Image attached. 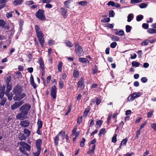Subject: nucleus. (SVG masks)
<instances>
[{
	"instance_id": "obj_1",
	"label": "nucleus",
	"mask_w": 156,
	"mask_h": 156,
	"mask_svg": "<svg viewBox=\"0 0 156 156\" xmlns=\"http://www.w3.org/2000/svg\"><path fill=\"white\" fill-rule=\"evenodd\" d=\"M31 106L29 104L26 103L22 105L19 108L20 112L18 113L16 116V118L19 120H23L27 117Z\"/></svg>"
},
{
	"instance_id": "obj_2",
	"label": "nucleus",
	"mask_w": 156,
	"mask_h": 156,
	"mask_svg": "<svg viewBox=\"0 0 156 156\" xmlns=\"http://www.w3.org/2000/svg\"><path fill=\"white\" fill-rule=\"evenodd\" d=\"M23 91L22 87L18 84L13 87L12 92V96L14 95L13 98L14 101H20L26 96V94L23 93H22Z\"/></svg>"
},
{
	"instance_id": "obj_3",
	"label": "nucleus",
	"mask_w": 156,
	"mask_h": 156,
	"mask_svg": "<svg viewBox=\"0 0 156 156\" xmlns=\"http://www.w3.org/2000/svg\"><path fill=\"white\" fill-rule=\"evenodd\" d=\"M35 30L36 31V34L37 38L38 39L39 41L42 48H43L44 44L45 42L44 35L41 30H40V28L39 26L36 25L34 27Z\"/></svg>"
},
{
	"instance_id": "obj_4",
	"label": "nucleus",
	"mask_w": 156,
	"mask_h": 156,
	"mask_svg": "<svg viewBox=\"0 0 156 156\" xmlns=\"http://www.w3.org/2000/svg\"><path fill=\"white\" fill-rule=\"evenodd\" d=\"M61 135V138L62 140H63L65 136V131H61L58 133L55 136L54 138V144L56 146H58V142L59 140V136Z\"/></svg>"
},
{
	"instance_id": "obj_5",
	"label": "nucleus",
	"mask_w": 156,
	"mask_h": 156,
	"mask_svg": "<svg viewBox=\"0 0 156 156\" xmlns=\"http://www.w3.org/2000/svg\"><path fill=\"white\" fill-rule=\"evenodd\" d=\"M44 11L42 9H39L36 12L35 15L36 17L41 21L45 20L46 18L44 15Z\"/></svg>"
},
{
	"instance_id": "obj_6",
	"label": "nucleus",
	"mask_w": 156,
	"mask_h": 156,
	"mask_svg": "<svg viewBox=\"0 0 156 156\" xmlns=\"http://www.w3.org/2000/svg\"><path fill=\"white\" fill-rule=\"evenodd\" d=\"M6 89L5 91H4V94L5 93L6 95L7 96L8 100L10 101L12 100V91L10 94H9L10 91L12 89V84H8V85H6Z\"/></svg>"
},
{
	"instance_id": "obj_7",
	"label": "nucleus",
	"mask_w": 156,
	"mask_h": 156,
	"mask_svg": "<svg viewBox=\"0 0 156 156\" xmlns=\"http://www.w3.org/2000/svg\"><path fill=\"white\" fill-rule=\"evenodd\" d=\"M75 52L77 55L79 56H80L83 55V51L82 47L77 42L74 43Z\"/></svg>"
},
{
	"instance_id": "obj_8",
	"label": "nucleus",
	"mask_w": 156,
	"mask_h": 156,
	"mask_svg": "<svg viewBox=\"0 0 156 156\" xmlns=\"http://www.w3.org/2000/svg\"><path fill=\"white\" fill-rule=\"evenodd\" d=\"M141 94L140 93H137V94L135 93L132 94L130 95L127 98V102H129L130 101H133L134 100L135 98H137L141 95Z\"/></svg>"
},
{
	"instance_id": "obj_9",
	"label": "nucleus",
	"mask_w": 156,
	"mask_h": 156,
	"mask_svg": "<svg viewBox=\"0 0 156 156\" xmlns=\"http://www.w3.org/2000/svg\"><path fill=\"white\" fill-rule=\"evenodd\" d=\"M77 85V87L80 88L81 90H83L84 88V82L83 77H82L79 79Z\"/></svg>"
},
{
	"instance_id": "obj_10",
	"label": "nucleus",
	"mask_w": 156,
	"mask_h": 156,
	"mask_svg": "<svg viewBox=\"0 0 156 156\" xmlns=\"http://www.w3.org/2000/svg\"><path fill=\"white\" fill-rule=\"evenodd\" d=\"M51 95L53 97V98L55 99L56 97L57 88L55 85L51 87Z\"/></svg>"
},
{
	"instance_id": "obj_11",
	"label": "nucleus",
	"mask_w": 156,
	"mask_h": 156,
	"mask_svg": "<svg viewBox=\"0 0 156 156\" xmlns=\"http://www.w3.org/2000/svg\"><path fill=\"white\" fill-rule=\"evenodd\" d=\"M24 120L20 121V125L22 127H27L30 124V121L28 120Z\"/></svg>"
},
{
	"instance_id": "obj_12",
	"label": "nucleus",
	"mask_w": 156,
	"mask_h": 156,
	"mask_svg": "<svg viewBox=\"0 0 156 156\" xmlns=\"http://www.w3.org/2000/svg\"><path fill=\"white\" fill-rule=\"evenodd\" d=\"M39 63L40 65V67L42 70L41 74L43 76L45 73L44 68V61L42 58H40L39 60Z\"/></svg>"
},
{
	"instance_id": "obj_13",
	"label": "nucleus",
	"mask_w": 156,
	"mask_h": 156,
	"mask_svg": "<svg viewBox=\"0 0 156 156\" xmlns=\"http://www.w3.org/2000/svg\"><path fill=\"white\" fill-rule=\"evenodd\" d=\"M23 103L22 101L16 102L11 106L12 110H15L21 106Z\"/></svg>"
},
{
	"instance_id": "obj_14",
	"label": "nucleus",
	"mask_w": 156,
	"mask_h": 156,
	"mask_svg": "<svg viewBox=\"0 0 156 156\" xmlns=\"http://www.w3.org/2000/svg\"><path fill=\"white\" fill-rule=\"evenodd\" d=\"M42 143V141L41 139H39L36 140L35 144L37 150L41 151V145Z\"/></svg>"
},
{
	"instance_id": "obj_15",
	"label": "nucleus",
	"mask_w": 156,
	"mask_h": 156,
	"mask_svg": "<svg viewBox=\"0 0 156 156\" xmlns=\"http://www.w3.org/2000/svg\"><path fill=\"white\" fill-rule=\"evenodd\" d=\"M115 34L116 35L119 36H122L124 35V33L123 30H118L117 29H115L114 30Z\"/></svg>"
},
{
	"instance_id": "obj_16",
	"label": "nucleus",
	"mask_w": 156,
	"mask_h": 156,
	"mask_svg": "<svg viewBox=\"0 0 156 156\" xmlns=\"http://www.w3.org/2000/svg\"><path fill=\"white\" fill-rule=\"evenodd\" d=\"M77 128V126H75L74 128L72 130V133L73 135H74L75 136L78 137L80 134V132L79 131H76Z\"/></svg>"
},
{
	"instance_id": "obj_17",
	"label": "nucleus",
	"mask_w": 156,
	"mask_h": 156,
	"mask_svg": "<svg viewBox=\"0 0 156 156\" xmlns=\"http://www.w3.org/2000/svg\"><path fill=\"white\" fill-rule=\"evenodd\" d=\"M30 82L31 85L34 89L36 88L37 87L36 84L35 83L34 79V77L33 76L31 75L30 78Z\"/></svg>"
},
{
	"instance_id": "obj_18",
	"label": "nucleus",
	"mask_w": 156,
	"mask_h": 156,
	"mask_svg": "<svg viewBox=\"0 0 156 156\" xmlns=\"http://www.w3.org/2000/svg\"><path fill=\"white\" fill-rule=\"evenodd\" d=\"M61 14L64 18H66L67 16V10H66L64 8H61Z\"/></svg>"
},
{
	"instance_id": "obj_19",
	"label": "nucleus",
	"mask_w": 156,
	"mask_h": 156,
	"mask_svg": "<svg viewBox=\"0 0 156 156\" xmlns=\"http://www.w3.org/2000/svg\"><path fill=\"white\" fill-rule=\"evenodd\" d=\"M23 2V0H15L13 2V4L15 6L20 5Z\"/></svg>"
},
{
	"instance_id": "obj_20",
	"label": "nucleus",
	"mask_w": 156,
	"mask_h": 156,
	"mask_svg": "<svg viewBox=\"0 0 156 156\" xmlns=\"http://www.w3.org/2000/svg\"><path fill=\"white\" fill-rule=\"evenodd\" d=\"M5 86H3V87L0 88V98L3 96L4 94V89H5Z\"/></svg>"
},
{
	"instance_id": "obj_21",
	"label": "nucleus",
	"mask_w": 156,
	"mask_h": 156,
	"mask_svg": "<svg viewBox=\"0 0 156 156\" xmlns=\"http://www.w3.org/2000/svg\"><path fill=\"white\" fill-rule=\"evenodd\" d=\"M62 62L61 61L58 62V71L60 72L62 71Z\"/></svg>"
},
{
	"instance_id": "obj_22",
	"label": "nucleus",
	"mask_w": 156,
	"mask_h": 156,
	"mask_svg": "<svg viewBox=\"0 0 156 156\" xmlns=\"http://www.w3.org/2000/svg\"><path fill=\"white\" fill-rule=\"evenodd\" d=\"M19 138L20 140H25L27 139V137L23 133H21L19 134Z\"/></svg>"
},
{
	"instance_id": "obj_23",
	"label": "nucleus",
	"mask_w": 156,
	"mask_h": 156,
	"mask_svg": "<svg viewBox=\"0 0 156 156\" xmlns=\"http://www.w3.org/2000/svg\"><path fill=\"white\" fill-rule=\"evenodd\" d=\"M140 65V63L139 62L134 61L132 62V65L133 67H138Z\"/></svg>"
},
{
	"instance_id": "obj_24",
	"label": "nucleus",
	"mask_w": 156,
	"mask_h": 156,
	"mask_svg": "<svg viewBox=\"0 0 156 156\" xmlns=\"http://www.w3.org/2000/svg\"><path fill=\"white\" fill-rule=\"evenodd\" d=\"M79 76V73L78 71L75 70L73 73V76L74 78H77Z\"/></svg>"
},
{
	"instance_id": "obj_25",
	"label": "nucleus",
	"mask_w": 156,
	"mask_h": 156,
	"mask_svg": "<svg viewBox=\"0 0 156 156\" xmlns=\"http://www.w3.org/2000/svg\"><path fill=\"white\" fill-rule=\"evenodd\" d=\"M93 73L94 74H95L97 72L99 73L100 71H98V66L96 65L94 66V68L92 69Z\"/></svg>"
},
{
	"instance_id": "obj_26",
	"label": "nucleus",
	"mask_w": 156,
	"mask_h": 156,
	"mask_svg": "<svg viewBox=\"0 0 156 156\" xmlns=\"http://www.w3.org/2000/svg\"><path fill=\"white\" fill-rule=\"evenodd\" d=\"M3 96H2V98H0L2 100V101L0 103V105H5V103L6 102L7 100L6 98H3Z\"/></svg>"
},
{
	"instance_id": "obj_27",
	"label": "nucleus",
	"mask_w": 156,
	"mask_h": 156,
	"mask_svg": "<svg viewBox=\"0 0 156 156\" xmlns=\"http://www.w3.org/2000/svg\"><path fill=\"white\" fill-rule=\"evenodd\" d=\"M102 123V121L101 120H99L96 122V127L97 128H99L100 127Z\"/></svg>"
},
{
	"instance_id": "obj_28",
	"label": "nucleus",
	"mask_w": 156,
	"mask_h": 156,
	"mask_svg": "<svg viewBox=\"0 0 156 156\" xmlns=\"http://www.w3.org/2000/svg\"><path fill=\"white\" fill-rule=\"evenodd\" d=\"M144 18L143 16L142 15H139L136 16V20L139 22L141 21Z\"/></svg>"
},
{
	"instance_id": "obj_29",
	"label": "nucleus",
	"mask_w": 156,
	"mask_h": 156,
	"mask_svg": "<svg viewBox=\"0 0 156 156\" xmlns=\"http://www.w3.org/2000/svg\"><path fill=\"white\" fill-rule=\"evenodd\" d=\"M86 141V140L85 138L83 137L82 138V140L80 142V147H83L85 145V142Z\"/></svg>"
},
{
	"instance_id": "obj_30",
	"label": "nucleus",
	"mask_w": 156,
	"mask_h": 156,
	"mask_svg": "<svg viewBox=\"0 0 156 156\" xmlns=\"http://www.w3.org/2000/svg\"><path fill=\"white\" fill-rule=\"evenodd\" d=\"M72 1V0H68L65 1L64 2V5L67 7L68 8H69V7L68 6L69 4H70L71 2Z\"/></svg>"
},
{
	"instance_id": "obj_31",
	"label": "nucleus",
	"mask_w": 156,
	"mask_h": 156,
	"mask_svg": "<svg viewBox=\"0 0 156 156\" xmlns=\"http://www.w3.org/2000/svg\"><path fill=\"white\" fill-rule=\"evenodd\" d=\"M147 32L151 34L156 33V30L154 29L149 28L147 30Z\"/></svg>"
},
{
	"instance_id": "obj_32",
	"label": "nucleus",
	"mask_w": 156,
	"mask_h": 156,
	"mask_svg": "<svg viewBox=\"0 0 156 156\" xmlns=\"http://www.w3.org/2000/svg\"><path fill=\"white\" fill-rule=\"evenodd\" d=\"M149 42V40L148 39H146L144 41H143L141 43V45L142 46H146L148 44Z\"/></svg>"
},
{
	"instance_id": "obj_33",
	"label": "nucleus",
	"mask_w": 156,
	"mask_h": 156,
	"mask_svg": "<svg viewBox=\"0 0 156 156\" xmlns=\"http://www.w3.org/2000/svg\"><path fill=\"white\" fill-rule=\"evenodd\" d=\"M37 124L38 126V128H41L42 126L43 122H42L39 119L37 121Z\"/></svg>"
},
{
	"instance_id": "obj_34",
	"label": "nucleus",
	"mask_w": 156,
	"mask_h": 156,
	"mask_svg": "<svg viewBox=\"0 0 156 156\" xmlns=\"http://www.w3.org/2000/svg\"><path fill=\"white\" fill-rule=\"evenodd\" d=\"M58 83L59 88L61 89H62L64 87V83L63 81L61 80H60Z\"/></svg>"
},
{
	"instance_id": "obj_35",
	"label": "nucleus",
	"mask_w": 156,
	"mask_h": 156,
	"mask_svg": "<svg viewBox=\"0 0 156 156\" xmlns=\"http://www.w3.org/2000/svg\"><path fill=\"white\" fill-rule=\"evenodd\" d=\"M24 132L25 134L27 135L28 136H29L30 135V131L28 129H25L24 130Z\"/></svg>"
},
{
	"instance_id": "obj_36",
	"label": "nucleus",
	"mask_w": 156,
	"mask_h": 156,
	"mask_svg": "<svg viewBox=\"0 0 156 156\" xmlns=\"http://www.w3.org/2000/svg\"><path fill=\"white\" fill-rule=\"evenodd\" d=\"M25 149L24 147H20L19 150L20 152L22 153L23 154H27V153L25 151Z\"/></svg>"
},
{
	"instance_id": "obj_37",
	"label": "nucleus",
	"mask_w": 156,
	"mask_h": 156,
	"mask_svg": "<svg viewBox=\"0 0 156 156\" xmlns=\"http://www.w3.org/2000/svg\"><path fill=\"white\" fill-rule=\"evenodd\" d=\"M132 27L129 25H126V30L127 33H129L130 32Z\"/></svg>"
},
{
	"instance_id": "obj_38",
	"label": "nucleus",
	"mask_w": 156,
	"mask_h": 156,
	"mask_svg": "<svg viewBox=\"0 0 156 156\" xmlns=\"http://www.w3.org/2000/svg\"><path fill=\"white\" fill-rule=\"evenodd\" d=\"M78 4L81 6H85L86 5L87 2V1H82L78 2Z\"/></svg>"
},
{
	"instance_id": "obj_39",
	"label": "nucleus",
	"mask_w": 156,
	"mask_h": 156,
	"mask_svg": "<svg viewBox=\"0 0 156 156\" xmlns=\"http://www.w3.org/2000/svg\"><path fill=\"white\" fill-rule=\"evenodd\" d=\"M117 134H115L113 135V136L112 138V142L114 143H115L116 142V141H117L116 137H117Z\"/></svg>"
},
{
	"instance_id": "obj_40",
	"label": "nucleus",
	"mask_w": 156,
	"mask_h": 156,
	"mask_svg": "<svg viewBox=\"0 0 156 156\" xmlns=\"http://www.w3.org/2000/svg\"><path fill=\"white\" fill-rule=\"evenodd\" d=\"M112 40L114 41H118L119 40V38L115 35H112L111 37Z\"/></svg>"
},
{
	"instance_id": "obj_41",
	"label": "nucleus",
	"mask_w": 156,
	"mask_h": 156,
	"mask_svg": "<svg viewBox=\"0 0 156 156\" xmlns=\"http://www.w3.org/2000/svg\"><path fill=\"white\" fill-rule=\"evenodd\" d=\"M66 46H68L69 47H72L73 45L71 42L69 41H67L66 43Z\"/></svg>"
},
{
	"instance_id": "obj_42",
	"label": "nucleus",
	"mask_w": 156,
	"mask_h": 156,
	"mask_svg": "<svg viewBox=\"0 0 156 156\" xmlns=\"http://www.w3.org/2000/svg\"><path fill=\"white\" fill-rule=\"evenodd\" d=\"M86 58L80 57L78 58L79 61L82 63H85L86 62Z\"/></svg>"
},
{
	"instance_id": "obj_43",
	"label": "nucleus",
	"mask_w": 156,
	"mask_h": 156,
	"mask_svg": "<svg viewBox=\"0 0 156 156\" xmlns=\"http://www.w3.org/2000/svg\"><path fill=\"white\" fill-rule=\"evenodd\" d=\"M128 141V139L127 137H126L125 139H123L121 143V145H126Z\"/></svg>"
},
{
	"instance_id": "obj_44",
	"label": "nucleus",
	"mask_w": 156,
	"mask_h": 156,
	"mask_svg": "<svg viewBox=\"0 0 156 156\" xmlns=\"http://www.w3.org/2000/svg\"><path fill=\"white\" fill-rule=\"evenodd\" d=\"M11 77L10 76H9L7 78L6 80V85H8V84H10L9 83L11 82Z\"/></svg>"
},
{
	"instance_id": "obj_45",
	"label": "nucleus",
	"mask_w": 156,
	"mask_h": 156,
	"mask_svg": "<svg viewBox=\"0 0 156 156\" xmlns=\"http://www.w3.org/2000/svg\"><path fill=\"white\" fill-rule=\"evenodd\" d=\"M147 6V4L145 3H142L139 5L141 9L146 8Z\"/></svg>"
},
{
	"instance_id": "obj_46",
	"label": "nucleus",
	"mask_w": 156,
	"mask_h": 156,
	"mask_svg": "<svg viewBox=\"0 0 156 156\" xmlns=\"http://www.w3.org/2000/svg\"><path fill=\"white\" fill-rule=\"evenodd\" d=\"M141 2V0H131L130 3L132 4H135L140 2Z\"/></svg>"
},
{
	"instance_id": "obj_47",
	"label": "nucleus",
	"mask_w": 156,
	"mask_h": 156,
	"mask_svg": "<svg viewBox=\"0 0 156 156\" xmlns=\"http://www.w3.org/2000/svg\"><path fill=\"white\" fill-rule=\"evenodd\" d=\"M140 131L141 130H140L139 129L137 130L136 136L135 137V139H137L140 136Z\"/></svg>"
},
{
	"instance_id": "obj_48",
	"label": "nucleus",
	"mask_w": 156,
	"mask_h": 156,
	"mask_svg": "<svg viewBox=\"0 0 156 156\" xmlns=\"http://www.w3.org/2000/svg\"><path fill=\"white\" fill-rule=\"evenodd\" d=\"M25 148L28 151H30L31 149V146L27 144H25L24 146Z\"/></svg>"
},
{
	"instance_id": "obj_49",
	"label": "nucleus",
	"mask_w": 156,
	"mask_h": 156,
	"mask_svg": "<svg viewBox=\"0 0 156 156\" xmlns=\"http://www.w3.org/2000/svg\"><path fill=\"white\" fill-rule=\"evenodd\" d=\"M109 12V17H114L115 15V13L114 11L112 10H110Z\"/></svg>"
},
{
	"instance_id": "obj_50",
	"label": "nucleus",
	"mask_w": 156,
	"mask_h": 156,
	"mask_svg": "<svg viewBox=\"0 0 156 156\" xmlns=\"http://www.w3.org/2000/svg\"><path fill=\"white\" fill-rule=\"evenodd\" d=\"M82 116L78 117L77 122L78 125H80V123L82 122Z\"/></svg>"
},
{
	"instance_id": "obj_51",
	"label": "nucleus",
	"mask_w": 156,
	"mask_h": 156,
	"mask_svg": "<svg viewBox=\"0 0 156 156\" xmlns=\"http://www.w3.org/2000/svg\"><path fill=\"white\" fill-rule=\"evenodd\" d=\"M117 45L116 42H112L110 45V47L113 48H115Z\"/></svg>"
},
{
	"instance_id": "obj_52",
	"label": "nucleus",
	"mask_w": 156,
	"mask_h": 156,
	"mask_svg": "<svg viewBox=\"0 0 156 156\" xmlns=\"http://www.w3.org/2000/svg\"><path fill=\"white\" fill-rule=\"evenodd\" d=\"M6 24V23L3 20H0V27H3Z\"/></svg>"
},
{
	"instance_id": "obj_53",
	"label": "nucleus",
	"mask_w": 156,
	"mask_h": 156,
	"mask_svg": "<svg viewBox=\"0 0 156 156\" xmlns=\"http://www.w3.org/2000/svg\"><path fill=\"white\" fill-rule=\"evenodd\" d=\"M110 19L109 18H105L103 20H101V22H103L104 23L105 22H108L110 21Z\"/></svg>"
},
{
	"instance_id": "obj_54",
	"label": "nucleus",
	"mask_w": 156,
	"mask_h": 156,
	"mask_svg": "<svg viewBox=\"0 0 156 156\" xmlns=\"http://www.w3.org/2000/svg\"><path fill=\"white\" fill-rule=\"evenodd\" d=\"M142 27L145 29H147L148 28L149 25L147 23H144L142 25Z\"/></svg>"
},
{
	"instance_id": "obj_55",
	"label": "nucleus",
	"mask_w": 156,
	"mask_h": 156,
	"mask_svg": "<svg viewBox=\"0 0 156 156\" xmlns=\"http://www.w3.org/2000/svg\"><path fill=\"white\" fill-rule=\"evenodd\" d=\"M141 80L142 83H146L148 79L146 77H143L141 78Z\"/></svg>"
},
{
	"instance_id": "obj_56",
	"label": "nucleus",
	"mask_w": 156,
	"mask_h": 156,
	"mask_svg": "<svg viewBox=\"0 0 156 156\" xmlns=\"http://www.w3.org/2000/svg\"><path fill=\"white\" fill-rule=\"evenodd\" d=\"M105 128H102L101 129L99 133L98 134V136H101V135L105 131Z\"/></svg>"
},
{
	"instance_id": "obj_57",
	"label": "nucleus",
	"mask_w": 156,
	"mask_h": 156,
	"mask_svg": "<svg viewBox=\"0 0 156 156\" xmlns=\"http://www.w3.org/2000/svg\"><path fill=\"white\" fill-rule=\"evenodd\" d=\"M41 151L37 150V151L35 152H33V156H39L41 153Z\"/></svg>"
},
{
	"instance_id": "obj_58",
	"label": "nucleus",
	"mask_w": 156,
	"mask_h": 156,
	"mask_svg": "<svg viewBox=\"0 0 156 156\" xmlns=\"http://www.w3.org/2000/svg\"><path fill=\"white\" fill-rule=\"evenodd\" d=\"M89 111V109H87V108L85 109L83 112V115L84 116H86L87 115Z\"/></svg>"
},
{
	"instance_id": "obj_59",
	"label": "nucleus",
	"mask_w": 156,
	"mask_h": 156,
	"mask_svg": "<svg viewBox=\"0 0 156 156\" xmlns=\"http://www.w3.org/2000/svg\"><path fill=\"white\" fill-rule=\"evenodd\" d=\"M107 5L108 6L111 5L112 6H114L115 5V3L113 1H109Z\"/></svg>"
},
{
	"instance_id": "obj_60",
	"label": "nucleus",
	"mask_w": 156,
	"mask_h": 156,
	"mask_svg": "<svg viewBox=\"0 0 156 156\" xmlns=\"http://www.w3.org/2000/svg\"><path fill=\"white\" fill-rule=\"evenodd\" d=\"M96 142V138L94 139L93 140H91V141L89 142V145H90L91 144H94Z\"/></svg>"
},
{
	"instance_id": "obj_61",
	"label": "nucleus",
	"mask_w": 156,
	"mask_h": 156,
	"mask_svg": "<svg viewBox=\"0 0 156 156\" xmlns=\"http://www.w3.org/2000/svg\"><path fill=\"white\" fill-rule=\"evenodd\" d=\"M71 105H69L68 106V110L65 113V115H68L69 114V113L71 111Z\"/></svg>"
},
{
	"instance_id": "obj_62",
	"label": "nucleus",
	"mask_w": 156,
	"mask_h": 156,
	"mask_svg": "<svg viewBox=\"0 0 156 156\" xmlns=\"http://www.w3.org/2000/svg\"><path fill=\"white\" fill-rule=\"evenodd\" d=\"M53 6V5L51 4L48 3L45 5V7L46 8H51Z\"/></svg>"
},
{
	"instance_id": "obj_63",
	"label": "nucleus",
	"mask_w": 156,
	"mask_h": 156,
	"mask_svg": "<svg viewBox=\"0 0 156 156\" xmlns=\"http://www.w3.org/2000/svg\"><path fill=\"white\" fill-rule=\"evenodd\" d=\"M147 122H144V123H142L140 125V128H139L140 130H141V129L143 128L144 126L146 125Z\"/></svg>"
},
{
	"instance_id": "obj_64",
	"label": "nucleus",
	"mask_w": 156,
	"mask_h": 156,
	"mask_svg": "<svg viewBox=\"0 0 156 156\" xmlns=\"http://www.w3.org/2000/svg\"><path fill=\"white\" fill-rule=\"evenodd\" d=\"M151 127L156 131V123H153L151 125Z\"/></svg>"
}]
</instances>
